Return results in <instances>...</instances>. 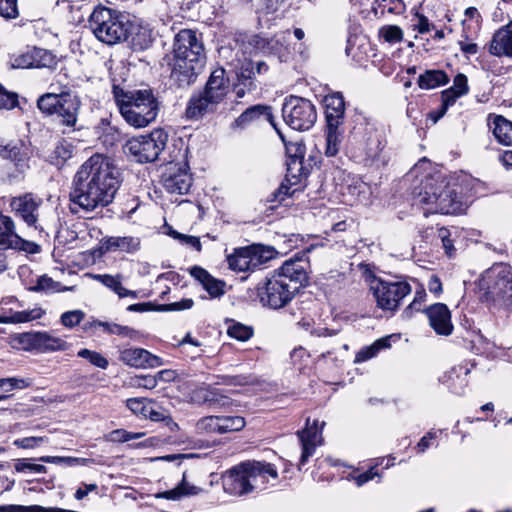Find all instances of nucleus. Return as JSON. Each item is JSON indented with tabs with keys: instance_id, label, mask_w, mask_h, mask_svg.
I'll return each instance as SVG.
<instances>
[{
	"instance_id": "obj_1",
	"label": "nucleus",
	"mask_w": 512,
	"mask_h": 512,
	"mask_svg": "<svg viewBox=\"0 0 512 512\" xmlns=\"http://www.w3.org/2000/svg\"><path fill=\"white\" fill-rule=\"evenodd\" d=\"M121 173L112 159L103 154L89 157L78 169L69 193L72 211L76 207L93 212L113 202L120 187Z\"/></svg>"
},
{
	"instance_id": "obj_2",
	"label": "nucleus",
	"mask_w": 512,
	"mask_h": 512,
	"mask_svg": "<svg viewBox=\"0 0 512 512\" xmlns=\"http://www.w3.org/2000/svg\"><path fill=\"white\" fill-rule=\"evenodd\" d=\"M308 267L309 261L305 252L284 261L258 283L256 296L260 304L274 310L287 306L308 285Z\"/></svg>"
},
{
	"instance_id": "obj_3",
	"label": "nucleus",
	"mask_w": 512,
	"mask_h": 512,
	"mask_svg": "<svg viewBox=\"0 0 512 512\" xmlns=\"http://www.w3.org/2000/svg\"><path fill=\"white\" fill-rule=\"evenodd\" d=\"M413 205L430 214H456L461 211L457 185L450 184L444 178L426 177L413 191Z\"/></svg>"
},
{
	"instance_id": "obj_4",
	"label": "nucleus",
	"mask_w": 512,
	"mask_h": 512,
	"mask_svg": "<svg viewBox=\"0 0 512 512\" xmlns=\"http://www.w3.org/2000/svg\"><path fill=\"white\" fill-rule=\"evenodd\" d=\"M115 102L124 120L135 128H143L154 122L160 103L151 89L124 91L113 87Z\"/></svg>"
},
{
	"instance_id": "obj_5",
	"label": "nucleus",
	"mask_w": 512,
	"mask_h": 512,
	"mask_svg": "<svg viewBox=\"0 0 512 512\" xmlns=\"http://www.w3.org/2000/svg\"><path fill=\"white\" fill-rule=\"evenodd\" d=\"M274 465L260 461H246L232 468L223 479L225 492L242 496L267 488L270 479H277Z\"/></svg>"
},
{
	"instance_id": "obj_6",
	"label": "nucleus",
	"mask_w": 512,
	"mask_h": 512,
	"mask_svg": "<svg viewBox=\"0 0 512 512\" xmlns=\"http://www.w3.org/2000/svg\"><path fill=\"white\" fill-rule=\"evenodd\" d=\"M89 26L99 41L114 45L129 39L133 22L128 14L99 5L89 17Z\"/></svg>"
},
{
	"instance_id": "obj_7",
	"label": "nucleus",
	"mask_w": 512,
	"mask_h": 512,
	"mask_svg": "<svg viewBox=\"0 0 512 512\" xmlns=\"http://www.w3.org/2000/svg\"><path fill=\"white\" fill-rule=\"evenodd\" d=\"M481 302L503 305L512 298V270L504 263L494 264L485 270L476 281Z\"/></svg>"
},
{
	"instance_id": "obj_8",
	"label": "nucleus",
	"mask_w": 512,
	"mask_h": 512,
	"mask_svg": "<svg viewBox=\"0 0 512 512\" xmlns=\"http://www.w3.org/2000/svg\"><path fill=\"white\" fill-rule=\"evenodd\" d=\"M80 100L68 89L48 92L37 100L38 109L47 116H56L63 126L74 128L80 109Z\"/></svg>"
},
{
	"instance_id": "obj_9",
	"label": "nucleus",
	"mask_w": 512,
	"mask_h": 512,
	"mask_svg": "<svg viewBox=\"0 0 512 512\" xmlns=\"http://www.w3.org/2000/svg\"><path fill=\"white\" fill-rule=\"evenodd\" d=\"M282 117L292 129L306 131L316 122V107L306 98L290 95L285 98L282 105Z\"/></svg>"
},
{
	"instance_id": "obj_10",
	"label": "nucleus",
	"mask_w": 512,
	"mask_h": 512,
	"mask_svg": "<svg viewBox=\"0 0 512 512\" xmlns=\"http://www.w3.org/2000/svg\"><path fill=\"white\" fill-rule=\"evenodd\" d=\"M168 141V134L163 129H154L147 135L133 137L124 146L125 151L133 156L137 162L147 163L155 161Z\"/></svg>"
},
{
	"instance_id": "obj_11",
	"label": "nucleus",
	"mask_w": 512,
	"mask_h": 512,
	"mask_svg": "<svg viewBox=\"0 0 512 512\" xmlns=\"http://www.w3.org/2000/svg\"><path fill=\"white\" fill-rule=\"evenodd\" d=\"M19 345L26 351L40 353L65 351L69 344L62 338L48 332H26L17 337Z\"/></svg>"
},
{
	"instance_id": "obj_12",
	"label": "nucleus",
	"mask_w": 512,
	"mask_h": 512,
	"mask_svg": "<svg viewBox=\"0 0 512 512\" xmlns=\"http://www.w3.org/2000/svg\"><path fill=\"white\" fill-rule=\"evenodd\" d=\"M372 289L377 305L389 311L396 310L401 300L411 293V286L407 282L379 281Z\"/></svg>"
},
{
	"instance_id": "obj_13",
	"label": "nucleus",
	"mask_w": 512,
	"mask_h": 512,
	"mask_svg": "<svg viewBox=\"0 0 512 512\" xmlns=\"http://www.w3.org/2000/svg\"><path fill=\"white\" fill-rule=\"evenodd\" d=\"M205 61L192 58L173 56L170 66V80L178 87H188L193 84L204 67Z\"/></svg>"
},
{
	"instance_id": "obj_14",
	"label": "nucleus",
	"mask_w": 512,
	"mask_h": 512,
	"mask_svg": "<svg viewBox=\"0 0 512 512\" xmlns=\"http://www.w3.org/2000/svg\"><path fill=\"white\" fill-rule=\"evenodd\" d=\"M173 56L205 61L204 46L190 29L180 30L174 37Z\"/></svg>"
},
{
	"instance_id": "obj_15",
	"label": "nucleus",
	"mask_w": 512,
	"mask_h": 512,
	"mask_svg": "<svg viewBox=\"0 0 512 512\" xmlns=\"http://www.w3.org/2000/svg\"><path fill=\"white\" fill-rule=\"evenodd\" d=\"M163 186L169 193L186 194L192 185V177L186 162L170 163L162 176Z\"/></svg>"
},
{
	"instance_id": "obj_16",
	"label": "nucleus",
	"mask_w": 512,
	"mask_h": 512,
	"mask_svg": "<svg viewBox=\"0 0 512 512\" xmlns=\"http://www.w3.org/2000/svg\"><path fill=\"white\" fill-rule=\"evenodd\" d=\"M229 268L237 272H248L257 269L263 262V250L260 247L236 249L227 258Z\"/></svg>"
},
{
	"instance_id": "obj_17",
	"label": "nucleus",
	"mask_w": 512,
	"mask_h": 512,
	"mask_svg": "<svg viewBox=\"0 0 512 512\" xmlns=\"http://www.w3.org/2000/svg\"><path fill=\"white\" fill-rule=\"evenodd\" d=\"M42 201L36 199L32 194H25L14 198L11 207L28 226L37 228L39 208Z\"/></svg>"
},
{
	"instance_id": "obj_18",
	"label": "nucleus",
	"mask_w": 512,
	"mask_h": 512,
	"mask_svg": "<svg viewBox=\"0 0 512 512\" xmlns=\"http://www.w3.org/2000/svg\"><path fill=\"white\" fill-rule=\"evenodd\" d=\"M317 424L318 423L315 420L313 424L310 425L309 419H307L306 427L297 432V436L302 447L299 466L304 465L314 454L316 447L321 444V429H318Z\"/></svg>"
},
{
	"instance_id": "obj_19",
	"label": "nucleus",
	"mask_w": 512,
	"mask_h": 512,
	"mask_svg": "<svg viewBox=\"0 0 512 512\" xmlns=\"http://www.w3.org/2000/svg\"><path fill=\"white\" fill-rule=\"evenodd\" d=\"M218 105L208 94L201 91L191 96L185 109V115L190 120H199L206 114L215 112Z\"/></svg>"
},
{
	"instance_id": "obj_20",
	"label": "nucleus",
	"mask_w": 512,
	"mask_h": 512,
	"mask_svg": "<svg viewBox=\"0 0 512 512\" xmlns=\"http://www.w3.org/2000/svg\"><path fill=\"white\" fill-rule=\"evenodd\" d=\"M430 326L439 335H450L453 330L451 313L443 303H435L425 310Z\"/></svg>"
},
{
	"instance_id": "obj_21",
	"label": "nucleus",
	"mask_w": 512,
	"mask_h": 512,
	"mask_svg": "<svg viewBox=\"0 0 512 512\" xmlns=\"http://www.w3.org/2000/svg\"><path fill=\"white\" fill-rule=\"evenodd\" d=\"M121 361L136 368H154L163 365L160 357L142 348L126 349L121 352Z\"/></svg>"
},
{
	"instance_id": "obj_22",
	"label": "nucleus",
	"mask_w": 512,
	"mask_h": 512,
	"mask_svg": "<svg viewBox=\"0 0 512 512\" xmlns=\"http://www.w3.org/2000/svg\"><path fill=\"white\" fill-rule=\"evenodd\" d=\"M488 51L496 57H512V20L493 34Z\"/></svg>"
},
{
	"instance_id": "obj_23",
	"label": "nucleus",
	"mask_w": 512,
	"mask_h": 512,
	"mask_svg": "<svg viewBox=\"0 0 512 512\" xmlns=\"http://www.w3.org/2000/svg\"><path fill=\"white\" fill-rule=\"evenodd\" d=\"M303 145L295 143L287 147L288 160L287 181L296 184L302 176L308 174V170L303 166Z\"/></svg>"
},
{
	"instance_id": "obj_24",
	"label": "nucleus",
	"mask_w": 512,
	"mask_h": 512,
	"mask_svg": "<svg viewBox=\"0 0 512 512\" xmlns=\"http://www.w3.org/2000/svg\"><path fill=\"white\" fill-rule=\"evenodd\" d=\"M327 127H340L344 121L345 102L339 92L329 94L324 98Z\"/></svg>"
},
{
	"instance_id": "obj_25",
	"label": "nucleus",
	"mask_w": 512,
	"mask_h": 512,
	"mask_svg": "<svg viewBox=\"0 0 512 512\" xmlns=\"http://www.w3.org/2000/svg\"><path fill=\"white\" fill-rule=\"evenodd\" d=\"M229 87L226 71L223 68H217L209 76L203 91L220 104L225 99Z\"/></svg>"
},
{
	"instance_id": "obj_26",
	"label": "nucleus",
	"mask_w": 512,
	"mask_h": 512,
	"mask_svg": "<svg viewBox=\"0 0 512 512\" xmlns=\"http://www.w3.org/2000/svg\"><path fill=\"white\" fill-rule=\"evenodd\" d=\"M0 157L11 160L20 171L29 167L30 151L22 141L6 145L0 144Z\"/></svg>"
},
{
	"instance_id": "obj_27",
	"label": "nucleus",
	"mask_w": 512,
	"mask_h": 512,
	"mask_svg": "<svg viewBox=\"0 0 512 512\" xmlns=\"http://www.w3.org/2000/svg\"><path fill=\"white\" fill-rule=\"evenodd\" d=\"M336 332L329 330L325 327H318L311 330V337L313 338V346L315 351H321L320 358L325 359L331 355L340 342L332 341L331 337L335 336Z\"/></svg>"
},
{
	"instance_id": "obj_28",
	"label": "nucleus",
	"mask_w": 512,
	"mask_h": 512,
	"mask_svg": "<svg viewBox=\"0 0 512 512\" xmlns=\"http://www.w3.org/2000/svg\"><path fill=\"white\" fill-rule=\"evenodd\" d=\"M190 274L201 283L211 297L216 298L224 294V282L214 278L204 268L194 266L190 269Z\"/></svg>"
},
{
	"instance_id": "obj_29",
	"label": "nucleus",
	"mask_w": 512,
	"mask_h": 512,
	"mask_svg": "<svg viewBox=\"0 0 512 512\" xmlns=\"http://www.w3.org/2000/svg\"><path fill=\"white\" fill-rule=\"evenodd\" d=\"M254 65L252 62H247L242 65L239 73L237 74V82L234 84V92L237 98L244 97L247 93L256 90L257 86L253 79Z\"/></svg>"
},
{
	"instance_id": "obj_30",
	"label": "nucleus",
	"mask_w": 512,
	"mask_h": 512,
	"mask_svg": "<svg viewBox=\"0 0 512 512\" xmlns=\"http://www.w3.org/2000/svg\"><path fill=\"white\" fill-rule=\"evenodd\" d=\"M91 278L100 282L108 289L112 290L119 298L130 297L132 299L138 298V292L129 290L122 285V275H110V274H91Z\"/></svg>"
},
{
	"instance_id": "obj_31",
	"label": "nucleus",
	"mask_w": 512,
	"mask_h": 512,
	"mask_svg": "<svg viewBox=\"0 0 512 512\" xmlns=\"http://www.w3.org/2000/svg\"><path fill=\"white\" fill-rule=\"evenodd\" d=\"M74 149L75 147L70 141L61 139L49 154L48 161L57 168H61L72 158Z\"/></svg>"
},
{
	"instance_id": "obj_32",
	"label": "nucleus",
	"mask_w": 512,
	"mask_h": 512,
	"mask_svg": "<svg viewBox=\"0 0 512 512\" xmlns=\"http://www.w3.org/2000/svg\"><path fill=\"white\" fill-rule=\"evenodd\" d=\"M263 117L267 121H271L273 118L271 109L265 105H255L247 108L236 120L235 125L240 128H244L248 124Z\"/></svg>"
},
{
	"instance_id": "obj_33",
	"label": "nucleus",
	"mask_w": 512,
	"mask_h": 512,
	"mask_svg": "<svg viewBox=\"0 0 512 512\" xmlns=\"http://www.w3.org/2000/svg\"><path fill=\"white\" fill-rule=\"evenodd\" d=\"M493 135L499 143L503 145H512V122L501 115L493 118L490 124Z\"/></svg>"
},
{
	"instance_id": "obj_34",
	"label": "nucleus",
	"mask_w": 512,
	"mask_h": 512,
	"mask_svg": "<svg viewBox=\"0 0 512 512\" xmlns=\"http://www.w3.org/2000/svg\"><path fill=\"white\" fill-rule=\"evenodd\" d=\"M130 43L135 51H143L152 45V32L146 27L133 23V29L129 33Z\"/></svg>"
},
{
	"instance_id": "obj_35",
	"label": "nucleus",
	"mask_w": 512,
	"mask_h": 512,
	"mask_svg": "<svg viewBox=\"0 0 512 512\" xmlns=\"http://www.w3.org/2000/svg\"><path fill=\"white\" fill-rule=\"evenodd\" d=\"M449 77L443 70H427L418 77L417 84L421 89L429 90L445 85Z\"/></svg>"
},
{
	"instance_id": "obj_36",
	"label": "nucleus",
	"mask_w": 512,
	"mask_h": 512,
	"mask_svg": "<svg viewBox=\"0 0 512 512\" xmlns=\"http://www.w3.org/2000/svg\"><path fill=\"white\" fill-rule=\"evenodd\" d=\"M140 239L132 236L110 237L106 240V247L111 251L133 253L138 250Z\"/></svg>"
},
{
	"instance_id": "obj_37",
	"label": "nucleus",
	"mask_w": 512,
	"mask_h": 512,
	"mask_svg": "<svg viewBox=\"0 0 512 512\" xmlns=\"http://www.w3.org/2000/svg\"><path fill=\"white\" fill-rule=\"evenodd\" d=\"M198 491H199L198 487H196L194 485H190L189 483L186 482L185 474H184L183 479L178 486H176L175 488H173L171 490H167V491L157 494V497L175 501V500H179L183 496L195 495L198 493Z\"/></svg>"
},
{
	"instance_id": "obj_38",
	"label": "nucleus",
	"mask_w": 512,
	"mask_h": 512,
	"mask_svg": "<svg viewBox=\"0 0 512 512\" xmlns=\"http://www.w3.org/2000/svg\"><path fill=\"white\" fill-rule=\"evenodd\" d=\"M57 64L58 58L54 53L47 49L34 47V68L54 70Z\"/></svg>"
},
{
	"instance_id": "obj_39",
	"label": "nucleus",
	"mask_w": 512,
	"mask_h": 512,
	"mask_svg": "<svg viewBox=\"0 0 512 512\" xmlns=\"http://www.w3.org/2000/svg\"><path fill=\"white\" fill-rule=\"evenodd\" d=\"M227 334L238 341H247L253 335V329L234 320L227 321Z\"/></svg>"
},
{
	"instance_id": "obj_40",
	"label": "nucleus",
	"mask_w": 512,
	"mask_h": 512,
	"mask_svg": "<svg viewBox=\"0 0 512 512\" xmlns=\"http://www.w3.org/2000/svg\"><path fill=\"white\" fill-rule=\"evenodd\" d=\"M195 428L199 434H220L219 416H206L199 419Z\"/></svg>"
},
{
	"instance_id": "obj_41",
	"label": "nucleus",
	"mask_w": 512,
	"mask_h": 512,
	"mask_svg": "<svg viewBox=\"0 0 512 512\" xmlns=\"http://www.w3.org/2000/svg\"><path fill=\"white\" fill-rule=\"evenodd\" d=\"M339 127H327L325 154L329 157L335 156L339 152L341 135Z\"/></svg>"
},
{
	"instance_id": "obj_42",
	"label": "nucleus",
	"mask_w": 512,
	"mask_h": 512,
	"mask_svg": "<svg viewBox=\"0 0 512 512\" xmlns=\"http://www.w3.org/2000/svg\"><path fill=\"white\" fill-rule=\"evenodd\" d=\"M146 419H150L151 421L155 422H165L167 426H177V424L172 420L168 411L159 406L154 401H152L149 407L148 413L146 414Z\"/></svg>"
},
{
	"instance_id": "obj_43",
	"label": "nucleus",
	"mask_w": 512,
	"mask_h": 512,
	"mask_svg": "<svg viewBox=\"0 0 512 512\" xmlns=\"http://www.w3.org/2000/svg\"><path fill=\"white\" fill-rule=\"evenodd\" d=\"M220 434L240 431L245 426L244 418L240 416H219Z\"/></svg>"
},
{
	"instance_id": "obj_44",
	"label": "nucleus",
	"mask_w": 512,
	"mask_h": 512,
	"mask_svg": "<svg viewBox=\"0 0 512 512\" xmlns=\"http://www.w3.org/2000/svg\"><path fill=\"white\" fill-rule=\"evenodd\" d=\"M12 68L16 69H32L34 68V47L27 51L13 55L10 59Z\"/></svg>"
},
{
	"instance_id": "obj_45",
	"label": "nucleus",
	"mask_w": 512,
	"mask_h": 512,
	"mask_svg": "<svg viewBox=\"0 0 512 512\" xmlns=\"http://www.w3.org/2000/svg\"><path fill=\"white\" fill-rule=\"evenodd\" d=\"M98 327L102 328L103 332L107 334H116L127 337H133L136 334V331L133 328L112 322H104L99 320Z\"/></svg>"
},
{
	"instance_id": "obj_46",
	"label": "nucleus",
	"mask_w": 512,
	"mask_h": 512,
	"mask_svg": "<svg viewBox=\"0 0 512 512\" xmlns=\"http://www.w3.org/2000/svg\"><path fill=\"white\" fill-rule=\"evenodd\" d=\"M437 237L441 240L444 251L448 257H453L456 254L454 247V237L452 231L446 227H440L437 230Z\"/></svg>"
},
{
	"instance_id": "obj_47",
	"label": "nucleus",
	"mask_w": 512,
	"mask_h": 512,
	"mask_svg": "<svg viewBox=\"0 0 512 512\" xmlns=\"http://www.w3.org/2000/svg\"><path fill=\"white\" fill-rule=\"evenodd\" d=\"M379 35L388 43H399L403 40V30L397 25H385L379 30Z\"/></svg>"
},
{
	"instance_id": "obj_48",
	"label": "nucleus",
	"mask_w": 512,
	"mask_h": 512,
	"mask_svg": "<svg viewBox=\"0 0 512 512\" xmlns=\"http://www.w3.org/2000/svg\"><path fill=\"white\" fill-rule=\"evenodd\" d=\"M40 461L44 463H53L57 465H65V466H76V465H84L89 460L85 458H77V457H63V456H43L39 458Z\"/></svg>"
},
{
	"instance_id": "obj_49",
	"label": "nucleus",
	"mask_w": 512,
	"mask_h": 512,
	"mask_svg": "<svg viewBox=\"0 0 512 512\" xmlns=\"http://www.w3.org/2000/svg\"><path fill=\"white\" fill-rule=\"evenodd\" d=\"M152 400L146 398H131L126 402L127 407L137 416L146 418Z\"/></svg>"
},
{
	"instance_id": "obj_50",
	"label": "nucleus",
	"mask_w": 512,
	"mask_h": 512,
	"mask_svg": "<svg viewBox=\"0 0 512 512\" xmlns=\"http://www.w3.org/2000/svg\"><path fill=\"white\" fill-rule=\"evenodd\" d=\"M206 404L213 408H220L229 405V398L219 392L218 389L207 387Z\"/></svg>"
},
{
	"instance_id": "obj_51",
	"label": "nucleus",
	"mask_w": 512,
	"mask_h": 512,
	"mask_svg": "<svg viewBox=\"0 0 512 512\" xmlns=\"http://www.w3.org/2000/svg\"><path fill=\"white\" fill-rule=\"evenodd\" d=\"M77 355L81 358L87 359L92 365L98 368L106 369L108 367V360L99 352L89 349H81Z\"/></svg>"
},
{
	"instance_id": "obj_52",
	"label": "nucleus",
	"mask_w": 512,
	"mask_h": 512,
	"mask_svg": "<svg viewBox=\"0 0 512 512\" xmlns=\"http://www.w3.org/2000/svg\"><path fill=\"white\" fill-rule=\"evenodd\" d=\"M460 97H462V95H458V93L455 91H452L449 89L442 91V93H441V98H442L441 109H440L438 115L435 117L434 121H437L440 117H442L446 113L448 107L454 105V103Z\"/></svg>"
},
{
	"instance_id": "obj_53",
	"label": "nucleus",
	"mask_w": 512,
	"mask_h": 512,
	"mask_svg": "<svg viewBox=\"0 0 512 512\" xmlns=\"http://www.w3.org/2000/svg\"><path fill=\"white\" fill-rule=\"evenodd\" d=\"M143 435H144V433H141V432L133 433V432H128L124 429H116V430H113L112 432H110L108 438L112 442L123 443V442H128L130 440L139 439Z\"/></svg>"
},
{
	"instance_id": "obj_54",
	"label": "nucleus",
	"mask_w": 512,
	"mask_h": 512,
	"mask_svg": "<svg viewBox=\"0 0 512 512\" xmlns=\"http://www.w3.org/2000/svg\"><path fill=\"white\" fill-rule=\"evenodd\" d=\"M85 314L81 310H71L61 315V323L63 326L72 328L78 325L84 318Z\"/></svg>"
},
{
	"instance_id": "obj_55",
	"label": "nucleus",
	"mask_w": 512,
	"mask_h": 512,
	"mask_svg": "<svg viewBox=\"0 0 512 512\" xmlns=\"http://www.w3.org/2000/svg\"><path fill=\"white\" fill-rule=\"evenodd\" d=\"M0 15L5 18L18 16L17 0H0Z\"/></svg>"
},
{
	"instance_id": "obj_56",
	"label": "nucleus",
	"mask_w": 512,
	"mask_h": 512,
	"mask_svg": "<svg viewBox=\"0 0 512 512\" xmlns=\"http://www.w3.org/2000/svg\"><path fill=\"white\" fill-rule=\"evenodd\" d=\"M18 104L17 95L10 93L0 84V109H12Z\"/></svg>"
},
{
	"instance_id": "obj_57",
	"label": "nucleus",
	"mask_w": 512,
	"mask_h": 512,
	"mask_svg": "<svg viewBox=\"0 0 512 512\" xmlns=\"http://www.w3.org/2000/svg\"><path fill=\"white\" fill-rule=\"evenodd\" d=\"M448 89L457 92L458 95H466L469 91L467 76L458 73L453 79V85Z\"/></svg>"
},
{
	"instance_id": "obj_58",
	"label": "nucleus",
	"mask_w": 512,
	"mask_h": 512,
	"mask_svg": "<svg viewBox=\"0 0 512 512\" xmlns=\"http://www.w3.org/2000/svg\"><path fill=\"white\" fill-rule=\"evenodd\" d=\"M14 467L17 472H25L29 470L34 473H46L47 470L44 465L29 463L26 459L18 460Z\"/></svg>"
},
{
	"instance_id": "obj_59",
	"label": "nucleus",
	"mask_w": 512,
	"mask_h": 512,
	"mask_svg": "<svg viewBox=\"0 0 512 512\" xmlns=\"http://www.w3.org/2000/svg\"><path fill=\"white\" fill-rule=\"evenodd\" d=\"M40 317V313L37 310L31 311H19L11 315L10 321L13 323H24Z\"/></svg>"
},
{
	"instance_id": "obj_60",
	"label": "nucleus",
	"mask_w": 512,
	"mask_h": 512,
	"mask_svg": "<svg viewBox=\"0 0 512 512\" xmlns=\"http://www.w3.org/2000/svg\"><path fill=\"white\" fill-rule=\"evenodd\" d=\"M379 352L378 347L375 345V343L371 344L370 346L362 348L360 351L357 352L355 356V362L361 363L365 362L373 357H375Z\"/></svg>"
},
{
	"instance_id": "obj_61",
	"label": "nucleus",
	"mask_w": 512,
	"mask_h": 512,
	"mask_svg": "<svg viewBox=\"0 0 512 512\" xmlns=\"http://www.w3.org/2000/svg\"><path fill=\"white\" fill-rule=\"evenodd\" d=\"M44 442L43 437H25L16 439L14 445L23 449H33Z\"/></svg>"
},
{
	"instance_id": "obj_62",
	"label": "nucleus",
	"mask_w": 512,
	"mask_h": 512,
	"mask_svg": "<svg viewBox=\"0 0 512 512\" xmlns=\"http://www.w3.org/2000/svg\"><path fill=\"white\" fill-rule=\"evenodd\" d=\"M173 236L174 238L179 239L181 243L193 247L198 252L202 249L200 239L196 236L184 235L178 232H173Z\"/></svg>"
},
{
	"instance_id": "obj_63",
	"label": "nucleus",
	"mask_w": 512,
	"mask_h": 512,
	"mask_svg": "<svg viewBox=\"0 0 512 512\" xmlns=\"http://www.w3.org/2000/svg\"><path fill=\"white\" fill-rule=\"evenodd\" d=\"M98 490V485L95 483L86 484L82 483L81 486L76 490L74 494V498L76 500H83L89 493L96 492Z\"/></svg>"
},
{
	"instance_id": "obj_64",
	"label": "nucleus",
	"mask_w": 512,
	"mask_h": 512,
	"mask_svg": "<svg viewBox=\"0 0 512 512\" xmlns=\"http://www.w3.org/2000/svg\"><path fill=\"white\" fill-rule=\"evenodd\" d=\"M15 248L28 253H35L38 251V245L33 242L24 240L17 235H15Z\"/></svg>"
}]
</instances>
